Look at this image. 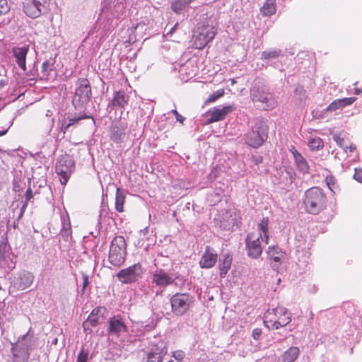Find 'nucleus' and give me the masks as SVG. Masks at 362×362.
<instances>
[{
  "label": "nucleus",
  "instance_id": "nucleus-1",
  "mask_svg": "<svg viewBox=\"0 0 362 362\" xmlns=\"http://www.w3.org/2000/svg\"><path fill=\"white\" fill-rule=\"evenodd\" d=\"M269 218H264L257 225L258 232L249 233L246 238L247 254L252 258H258L262 252V243L268 244Z\"/></svg>",
  "mask_w": 362,
  "mask_h": 362
},
{
  "label": "nucleus",
  "instance_id": "nucleus-2",
  "mask_svg": "<svg viewBox=\"0 0 362 362\" xmlns=\"http://www.w3.org/2000/svg\"><path fill=\"white\" fill-rule=\"evenodd\" d=\"M215 35V28L211 19H206L199 23L193 31L192 38V47L198 49L204 48L214 39Z\"/></svg>",
  "mask_w": 362,
  "mask_h": 362
},
{
  "label": "nucleus",
  "instance_id": "nucleus-3",
  "mask_svg": "<svg viewBox=\"0 0 362 362\" xmlns=\"http://www.w3.org/2000/svg\"><path fill=\"white\" fill-rule=\"evenodd\" d=\"M303 204L308 213L317 214L326 207V196L320 188L313 187L305 192Z\"/></svg>",
  "mask_w": 362,
  "mask_h": 362
},
{
  "label": "nucleus",
  "instance_id": "nucleus-4",
  "mask_svg": "<svg viewBox=\"0 0 362 362\" xmlns=\"http://www.w3.org/2000/svg\"><path fill=\"white\" fill-rule=\"evenodd\" d=\"M291 321V314L283 307L267 310L264 317V325L269 329H278L285 327Z\"/></svg>",
  "mask_w": 362,
  "mask_h": 362
},
{
  "label": "nucleus",
  "instance_id": "nucleus-5",
  "mask_svg": "<svg viewBox=\"0 0 362 362\" xmlns=\"http://www.w3.org/2000/svg\"><path fill=\"white\" fill-rule=\"evenodd\" d=\"M35 342V338L28 332L12 344L13 362H28L30 352L33 349Z\"/></svg>",
  "mask_w": 362,
  "mask_h": 362
},
{
  "label": "nucleus",
  "instance_id": "nucleus-6",
  "mask_svg": "<svg viewBox=\"0 0 362 362\" xmlns=\"http://www.w3.org/2000/svg\"><path fill=\"white\" fill-rule=\"evenodd\" d=\"M126 242L122 236H116L112 241L109 251V261L115 266L120 267L126 259Z\"/></svg>",
  "mask_w": 362,
  "mask_h": 362
},
{
  "label": "nucleus",
  "instance_id": "nucleus-7",
  "mask_svg": "<svg viewBox=\"0 0 362 362\" xmlns=\"http://www.w3.org/2000/svg\"><path fill=\"white\" fill-rule=\"evenodd\" d=\"M194 303V297L188 293H177L170 298L171 309L177 316L185 315Z\"/></svg>",
  "mask_w": 362,
  "mask_h": 362
},
{
  "label": "nucleus",
  "instance_id": "nucleus-8",
  "mask_svg": "<svg viewBox=\"0 0 362 362\" xmlns=\"http://www.w3.org/2000/svg\"><path fill=\"white\" fill-rule=\"evenodd\" d=\"M91 98V88L86 78H80L76 83L75 94L73 98V105L76 110L81 109L88 103Z\"/></svg>",
  "mask_w": 362,
  "mask_h": 362
},
{
  "label": "nucleus",
  "instance_id": "nucleus-9",
  "mask_svg": "<svg viewBox=\"0 0 362 362\" xmlns=\"http://www.w3.org/2000/svg\"><path fill=\"white\" fill-rule=\"evenodd\" d=\"M267 138V128L263 123H257L252 127L245 137L247 144L253 147L258 148Z\"/></svg>",
  "mask_w": 362,
  "mask_h": 362
},
{
  "label": "nucleus",
  "instance_id": "nucleus-10",
  "mask_svg": "<svg viewBox=\"0 0 362 362\" xmlns=\"http://www.w3.org/2000/svg\"><path fill=\"white\" fill-rule=\"evenodd\" d=\"M49 4V0H25L23 11L28 16L35 18L48 11Z\"/></svg>",
  "mask_w": 362,
  "mask_h": 362
},
{
  "label": "nucleus",
  "instance_id": "nucleus-11",
  "mask_svg": "<svg viewBox=\"0 0 362 362\" xmlns=\"http://www.w3.org/2000/svg\"><path fill=\"white\" fill-rule=\"evenodd\" d=\"M74 162L68 155L58 158L55 165L56 173L60 176L62 185H66L73 170Z\"/></svg>",
  "mask_w": 362,
  "mask_h": 362
},
{
  "label": "nucleus",
  "instance_id": "nucleus-12",
  "mask_svg": "<svg viewBox=\"0 0 362 362\" xmlns=\"http://www.w3.org/2000/svg\"><path fill=\"white\" fill-rule=\"evenodd\" d=\"M144 270L140 264H135L128 268L120 270L117 276L122 284H132L141 278Z\"/></svg>",
  "mask_w": 362,
  "mask_h": 362
},
{
  "label": "nucleus",
  "instance_id": "nucleus-13",
  "mask_svg": "<svg viewBox=\"0 0 362 362\" xmlns=\"http://www.w3.org/2000/svg\"><path fill=\"white\" fill-rule=\"evenodd\" d=\"M250 96L253 102H260L265 104L268 109L274 108L276 102L272 93L266 92L262 87L254 86L250 89Z\"/></svg>",
  "mask_w": 362,
  "mask_h": 362
},
{
  "label": "nucleus",
  "instance_id": "nucleus-14",
  "mask_svg": "<svg viewBox=\"0 0 362 362\" xmlns=\"http://www.w3.org/2000/svg\"><path fill=\"white\" fill-rule=\"evenodd\" d=\"M16 266L14 255L11 252L9 245L5 243H0V267L8 272Z\"/></svg>",
  "mask_w": 362,
  "mask_h": 362
},
{
  "label": "nucleus",
  "instance_id": "nucleus-15",
  "mask_svg": "<svg viewBox=\"0 0 362 362\" xmlns=\"http://www.w3.org/2000/svg\"><path fill=\"white\" fill-rule=\"evenodd\" d=\"M105 313L106 309L104 307H98L93 309L86 321L83 322L84 329H87L89 328V326L95 327L103 323L105 318Z\"/></svg>",
  "mask_w": 362,
  "mask_h": 362
},
{
  "label": "nucleus",
  "instance_id": "nucleus-16",
  "mask_svg": "<svg viewBox=\"0 0 362 362\" xmlns=\"http://www.w3.org/2000/svg\"><path fill=\"white\" fill-rule=\"evenodd\" d=\"M33 275L26 271L19 272L13 281V287L17 290L23 291L28 288L33 282Z\"/></svg>",
  "mask_w": 362,
  "mask_h": 362
},
{
  "label": "nucleus",
  "instance_id": "nucleus-17",
  "mask_svg": "<svg viewBox=\"0 0 362 362\" xmlns=\"http://www.w3.org/2000/svg\"><path fill=\"white\" fill-rule=\"evenodd\" d=\"M166 354L167 349L164 341H159L151 348L145 362H162L163 357Z\"/></svg>",
  "mask_w": 362,
  "mask_h": 362
},
{
  "label": "nucleus",
  "instance_id": "nucleus-18",
  "mask_svg": "<svg viewBox=\"0 0 362 362\" xmlns=\"http://www.w3.org/2000/svg\"><path fill=\"white\" fill-rule=\"evenodd\" d=\"M174 282V279L163 269H157L152 274V283L160 288H165Z\"/></svg>",
  "mask_w": 362,
  "mask_h": 362
},
{
  "label": "nucleus",
  "instance_id": "nucleus-19",
  "mask_svg": "<svg viewBox=\"0 0 362 362\" xmlns=\"http://www.w3.org/2000/svg\"><path fill=\"white\" fill-rule=\"evenodd\" d=\"M235 107L233 105L225 106L222 108L214 107L208 112L209 117L208 118V123H212L221 121L225 119L226 116L233 111Z\"/></svg>",
  "mask_w": 362,
  "mask_h": 362
},
{
  "label": "nucleus",
  "instance_id": "nucleus-20",
  "mask_svg": "<svg viewBox=\"0 0 362 362\" xmlns=\"http://www.w3.org/2000/svg\"><path fill=\"white\" fill-rule=\"evenodd\" d=\"M109 332L119 336L127 331V327L120 316H114L109 320Z\"/></svg>",
  "mask_w": 362,
  "mask_h": 362
},
{
  "label": "nucleus",
  "instance_id": "nucleus-21",
  "mask_svg": "<svg viewBox=\"0 0 362 362\" xmlns=\"http://www.w3.org/2000/svg\"><path fill=\"white\" fill-rule=\"evenodd\" d=\"M28 51V46L16 47L12 51L15 62L24 72L27 70L25 61Z\"/></svg>",
  "mask_w": 362,
  "mask_h": 362
},
{
  "label": "nucleus",
  "instance_id": "nucleus-22",
  "mask_svg": "<svg viewBox=\"0 0 362 362\" xmlns=\"http://www.w3.org/2000/svg\"><path fill=\"white\" fill-rule=\"evenodd\" d=\"M217 261V254L214 252L209 246H206L204 253L200 259L199 264L202 268H211Z\"/></svg>",
  "mask_w": 362,
  "mask_h": 362
},
{
  "label": "nucleus",
  "instance_id": "nucleus-23",
  "mask_svg": "<svg viewBox=\"0 0 362 362\" xmlns=\"http://www.w3.org/2000/svg\"><path fill=\"white\" fill-rule=\"evenodd\" d=\"M356 98L354 97L344 98L334 100L326 109L327 111H335L346 106L353 104Z\"/></svg>",
  "mask_w": 362,
  "mask_h": 362
},
{
  "label": "nucleus",
  "instance_id": "nucleus-24",
  "mask_svg": "<svg viewBox=\"0 0 362 362\" xmlns=\"http://www.w3.org/2000/svg\"><path fill=\"white\" fill-rule=\"evenodd\" d=\"M290 151L293 156L295 163L298 170L303 173H307L308 171L309 166L305 159L294 148H292Z\"/></svg>",
  "mask_w": 362,
  "mask_h": 362
},
{
  "label": "nucleus",
  "instance_id": "nucleus-25",
  "mask_svg": "<svg viewBox=\"0 0 362 362\" xmlns=\"http://www.w3.org/2000/svg\"><path fill=\"white\" fill-rule=\"evenodd\" d=\"M129 100V97L127 94L124 91L119 90L115 93L111 105L124 109L127 105Z\"/></svg>",
  "mask_w": 362,
  "mask_h": 362
},
{
  "label": "nucleus",
  "instance_id": "nucleus-26",
  "mask_svg": "<svg viewBox=\"0 0 362 362\" xmlns=\"http://www.w3.org/2000/svg\"><path fill=\"white\" fill-rule=\"evenodd\" d=\"M89 117H90L86 115L73 116L71 117H69L67 119H65L62 121L61 124V131L63 132V134H65L66 132L68 131L71 126L78 123V121Z\"/></svg>",
  "mask_w": 362,
  "mask_h": 362
},
{
  "label": "nucleus",
  "instance_id": "nucleus-27",
  "mask_svg": "<svg viewBox=\"0 0 362 362\" xmlns=\"http://www.w3.org/2000/svg\"><path fill=\"white\" fill-rule=\"evenodd\" d=\"M194 0H173L171 1V9L175 13H182Z\"/></svg>",
  "mask_w": 362,
  "mask_h": 362
},
{
  "label": "nucleus",
  "instance_id": "nucleus-28",
  "mask_svg": "<svg viewBox=\"0 0 362 362\" xmlns=\"http://www.w3.org/2000/svg\"><path fill=\"white\" fill-rule=\"evenodd\" d=\"M232 258L228 255H224L219 262L220 276L223 278L226 276L228 271L230 268Z\"/></svg>",
  "mask_w": 362,
  "mask_h": 362
},
{
  "label": "nucleus",
  "instance_id": "nucleus-29",
  "mask_svg": "<svg viewBox=\"0 0 362 362\" xmlns=\"http://www.w3.org/2000/svg\"><path fill=\"white\" fill-rule=\"evenodd\" d=\"M268 255L276 263H281L285 256V253L277 246H269Z\"/></svg>",
  "mask_w": 362,
  "mask_h": 362
},
{
  "label": "nucleus",
  "instance_id": "nucleus-30",
  "mask_svg": "<svg viewBox=\"0 0 362 362\" xmlns=\"http://www.w3.org/2000/svg\"><path fill=\"white\" fill-rule=\"evenodd\" d=\"M276 11V0H266L261 8L262 15L265 16H272L275 13Z\"/></svg>",
  "mask_w": 362,
  "mask_h": 362
},
{
  "label": "nucleus",
  "instance_id": "nucleus-31",
  "mask_svg": "<svg viewBox=\"0 0 362 362\" xmlns=\"http://www.w3.org/2000/svg\"><path fill=\"white\" fill-rule=\"evenodd\" d=\"M298 354V348L296 346H291L284 353L282 356V360L284 362H293L297 358Z\"/></svg>",
  "mask_w": 362,
  "mask_h": 362
},
{
  "label": "nucleus",
  "instance_id": "nucleus-32",
  "mask_svg": "<svg viewBox=\"0 0 362 362\" xmlns=\"http://www.w3.org/2000/svg\"><path fill=\"white\" fill-rule=\"evenodd\" d=\"M125 201V194L119 188L117 189L115 198V208L119 212L124 211V204Z\"/></svg>",
  "mask_w": 362,
  "mask_h": 362
},
{
  "label": "nucleus",
  "instance_id": "nucleus-33",
  "mask_svg": "<svg viewBox=\"0 0 362 362\" xmlns=\"http://www.w3.org/2000/svg\"><path fill=\"white\" fill-rule=\"evenodd\" d=\"M125 137V132L123 129L113 127L112 129L111 139L117 143L122 142Z\"/></svg>",
  "mask_w": 362,
  "mask_h": 362
},
{
  "label": "nucleus",
  "instance_id": "nucleus-34",
  "mask_svg": "<svg viewBox=\"0 0 362 362\" xmlns=\"http://www.w3.org/2000/svg\"><path fill=\"white\" fill-rule=\"evenodd\" d=\"M63 237H69L71 234V224L68 216L62 217V228L60 232Z\"/></svg>",
  "mask_w": 362,
  "mask_h": 362
},
{
  "label": "nucleus",
  "instance_id": "nucleus-35",
  "mask_svg": "<svg viewBox=\"0 0 362 362\" xmlns=\"http://www.w3.org/2000/svg\"><path fill=\"white\" fill-rule=\"evenodd\" d=\"M281 49H272V50H267L264 51L262 53V59H271L278 58L281 55Z\"/></svg>",
  "mask_w": 362,
  "mask_h": 362
},
{
  "label": "nucleus",
  "instance_id": "nucleus-36",
  "mask_svg": "<svg viewBox=\"0 0 362 362\" xmlns=\"http://www.w3.org/2000/svg\"><path fill=\"white\" fill-rule=\"evenodd\" d=\"M308 146L312 150H318L323 146V142L319 137H310L308 141Z\"/></svg>",
  "mask_w": 362,
  "mask_h": 362
},
{
  "label": "nucleus",
  "instance_id": "nucleus-37",
  "mask_svg": "<svg viewBox=\"0 0 362 362\" xmlns=\"http://www.w3.org/2000/svg\"><path fill=\"white\" fill-rule=\"evenodd\" d=\"M333 139L338 146L344 149L346 151L348 147V141H346L345 138L341 134H334Z\"/></svg>",
  "mask_w": 362,
  "mask_h": 362
},
{
  "label": "nucleus",
  "instance_id": "nucleus-38",
  "mask_svg": "<svg viewBox=\"0 0 362 362\" xmlns=\"http://www.w3.org/2000/svg\"><path fill=\"white\" fill-rule=\"evenodd\" d=\"M326 183L329 189L334 193H336L338 189V187L336 185V180L334 177L332 176L327 177Z\"/></svg>",
  "mask_w": 362,
  "mask_h": 362
},
{
  "label": "nucleus",
  "instance_id": "nucleus-39",
  "mask_svg": "<svg viewBox=\"0 0 362 362\" xmlns=\"http://www.w3.org/2000/svg\"><path fill=\"white\" fill-rule=\"evenodd\" d=\"M52 71V64H51L49 62H45L42 64V72L43 74V76L47 78L49 75V72Z\"/></svg>",
  "mask_w": 362,
  "mask_h": 362
},
{
  "label": "nucleus",
  "instance_id": "nucleus-40",
  "mask_svg": "<svg viewBox=\"0 0 362 362\" xmlns=\"http://www.w3.org/2000/svg\"><path fill=\"white\" fill-rule=\"evenodd\" d=\"M223 94H224L223 90H222V89L218 90L209 95L206 102H208V103L214 102L216 100H217L218 98L223 96Z\"/></svg>",
  "mask_w": 362,
  "mask_h": 362
},
{
  "label": "nucleus",
  "instance_id": "nucleus-41",
  "mask_svg": "<svg viewBox=\"0 0 362 362\" xmlns=\"http://www.w3.org/2000/svg\"><path fill=\"white\" fill-rule=\"evenodd\" d=\"M9 6L6 0H0V15H4L9 11Z\"/></svg>",
  "mask_w": 362,
  "mask_h": 362
},
{
  "label": "nucleus",
  "instance_id": "nucleus-42",
  "mask_svg": "<svg viewBox=\"0 0 362 362\" xmlns=\"http://www.w3.org/2000/svg\"><path fill=\"white\" fill-rule=\"evenodd\" d=\"M88 353L85 349H81L78 355L76 362H87Z\"/></svg>",
  "mask_w": 362,
  "mask_h": 362
},
{
  "label": "nucleus",
  "instance_id": "nucleus-43",
  "mask_svg": "<svg viewBox=\"0 0 362 362\" xmlns=\"http://www.w3.org/2000/svg\"><path fill=\"white\" fill-rule=\"evenodd\" d=\"M185 356V352L181 350H177L173 353V357L179 362L182 361Z\"/></svg>",
  "mask_w": 362,
  "mask_h": 362
},
{
  "label": "nucleus",
  "instance_id": "nucleus-44",
  "mask_svg": "<svg viewBox=\"0 0 362 362\" xmlns=\"http://www.w3.org/2000/svg\"><path fill=\"white\" fill-rule=\"evenodd\" d=\"M354 177L356 180L362 183V170L361 169H355V174Z\"/></svg>",
  "mask_w": 362,
  "mask_h": 362
},
{
  "label": "nucleus",
  "instance_id": "nucleus-45",
  "mask_svg": "<svg viewBox=\"0 0 362 362\" xmlns=\"http://www.w3.org/2000/svg\"><path fill=\"white\" fill-rule=\"evenodd\" d=\"M82 279H83V289L84 290L89 285V278L87 274L82 273Z\"/></svg>",
  "mask_w": 362,
  "mask_h": 362
},
{
  "label": "nucleus",
  "instance_id": "nucleus-46",
  "mask_svg": "<svg viewBox=\"0 0 362 362\" xmlns=\"http://www.w3.org/2000/svg\"><path fill=\"white\" fill-rule=\"evenodd\" d=\"M33 197V191L30 187L28 188L25 194L26 202H28Z\"/></svg>",
  "mask_w": 362,
  "mask_h": 362
},
{
  "label": "nucleus",
  "instance_id": "nucleus-47",
  "mask_svg": "<svg viewBox=\"0 0 362 362\" xmlns=\"http://www.w3.org/2000/svg\"><path fill=\"white\" fill-rule=\"evenodd\" d=\"M262 334V329L259 328L254 329L252 331V337L255 339H258Z\"/></svg>",
  "mask_w": 362,
  "mask_h": 362
},
{
  "label": "nucleus",
  "instance_id": "nucleus-48",
  "mask_svg": "<svg viewBox=\"0 0 362 362\" xmlns=\"http://www.w3.org/2000/svg\"><path fill=\"white\" fill-rule=\"evenodd\" d=\"M172 112L175 115L176 119L180 122H182L185 119V118L180 115L176 110H172Z\"/></svg>",
  "mask_w": 362,
  "mask_h": 362
},
{
  "label": "nucleus",
  "instance_id": "nucleus-49",
  "mask_svg": "<svg viewBox=\"0 0 362 362\" xmlns=\"http://www.w3.org/2000/svg\"><path fill=\"white\" fill-rule=\"evenodd\" d=\"M347 148L349 149V151L350 152H353L356 150V147L354 144H350L349 141H348V147Z\"/></svg>",
  "mask_w": 362,
  "mask_h": 362
},
{
  "label": "nucleus",
  "instance_id": "nucleus-50",
  "mask_svg": "<svg viewBox=\"0 0 362 362\" xmlns=\"http://www.w3.org/2000/svg\"><path fill=\"white\" fill-rule=\"evenodd\" d=\"M54 119L52 118L50 119L49 121V129H48V132H50L54 127Z\"/></svg>",
  "mask_w": 362,
  "mask_h": 362
},
{
  "label": "nucleus",
  "instance_id": "nucleus-51",
  "mask_svg": "<svg viewBox=\"0 0 362 362\" xmlns=\"http://www.w3.org/2000/svg\"><path fill=\"white\" fill-rule=\"evenodd\" d=\"M11 124H12V123H11V124L8 126V127L6 129L3 130V131H0V136H4V135H5L7 133L8 129L11 126Z\"/></svg>",
  "mask_w": 362,
  "mask_h": 362
},
{
  "label": "nucleus",
  "instance_id": "nucleus-52",
  "mask_svg": "<svg viewBox=\"0 0 362 362\" xmlns=\"http://www.w3.org/2000/svg\"><path fill=\"white\" fill-rule=\"evenodd\" d=\"M27 206H28V202H26V201H25V202H24L23 205V206H22V207H21V214L24 212V211H25V209H26Z\"/></svg>",
  "mask_w": 362,
  "mask_h": 362
},
{
  "label": "nucleus",
  "instance_id": "nucleus-53",
  "mask_svg": "<svg viewBox=\"0 0 362 362\" xmlns=\"http://www.w3.org/2000/svg\"><path fill=\"white\" fill-rule=\"evenodd\" d=\"M361 93H362V89H361V88H355V89H354V94H355V95H359V94H361Z\"/></svg>",
  "mask_w": 362,
  "mask_h": 362
},
{
  "label": "nucleus",
  "instance_id": "nucleus-54",
  "mask_svg": "<svg viewBox=\"0 0 362 362\" xmlns=\"http://www.w3.org/2000/svg\"><path fill=\"white\" fill-rule=\"evenodd\" d=\"M52 112L49 110H47L46 117H52Z\"/></svg>",
  "mask_w": 362,
  "mask_h": 362
},
{
  "label": "nucleus",
  "instance_id": "nucleus-55",
  "mask_svg": "<svg viewBox=\"0 0 362 362\" xmlns=\"http://www.w3.org/2000/svg\"><path fill=\"white\" fill-rule=\"evenodd\" d=\"M232 83H235V80L234 79H232Z\"/></svg>",
  "mask_w": 362,
  "mask_h": 362
},
{
  "label": "nucleus",
  "instance_id": "nucleus-56",
  "mask_svg": "<svg viewBox=\"0 0 362 362\" xmlns=\"http://www.w3.org/2000/svg\"><path fill=\"white\" fill-rule=\"evenodd\" d=\"M177 25V23H175V25L173 27V29H174Z\"/></svg>",
  "mask_w": 362,
  "mask_h": 362
}]
</instances>
